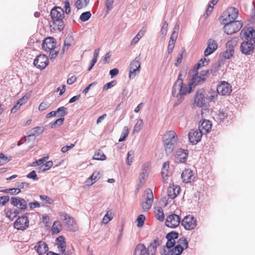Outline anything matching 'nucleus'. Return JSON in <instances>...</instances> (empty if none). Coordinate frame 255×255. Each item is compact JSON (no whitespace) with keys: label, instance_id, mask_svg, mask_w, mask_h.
Here are the masks:
<instances>
[{"label":"nucleus","instance_id":"obj_18","mask_svg":"<svg viewBox=\"0 0 255 255\" xmlns=\"http://www.w3.org/2000/svg\"><path fill=\"white\" fill-rule=\"evenodd\" d=\"M203 135V133L198 129L191 130L188 133L189 141L192 144H196L200 141Z\"/></svg>","mask_w":255,"mask_h":255},{"label":"nucleus","instance_id":"obj_61","mask_svg":"<svg viewBox=\"0 0 255 255\" xmlns=\"http://www.w3.org/2000/svg\"><path fill=\"white\" fill-rule=\"evenodd\" d=\"M178 36V32L176 31H173L170 38L169 42L175 43Z\"/></svg>","mask_w":255,"mask_h":255},{"label":"nucleus","instance_id":"obj_2","mask_svg":"<svg viewBox=\"0 0 255 255\" xmlns=\"http://www.w3.org/2000/svg\"><path fill=\"white\" fill-rule=\"evenodd\" d=\"M177 135L173 130L166 131L163 136V141L167 154L172 152L177 142Z\"/></svg>","mask_w":255,"mask_h":255},{"label":"nucleus","instance_id":"obj_9","mask_svg":"<svg viewBox=\"0 0 255 255\" xmlns=\"http://www.w3.org/2000/svg\"><path fill=\"white\" fill-rule=\"evenodd\" d=\"M140 68V63L139 62V58L137 57L129 64V77L130 79H133L139 73Z\"/></svg>","mask_w":255,"mask_h":255},{"label":"nucleus","instance_id":"obj_44","mask_svg":"<svg viewBox=\"0 0 255 255\" xmlns=\"http://www.w3.org/2000/svg\"><path fill=\"white\" fill-rule=\"evenodd\" d=\"M134 155V153L133 151L130 150L128 152V153L127 154V164L128 165H131V164L132 163Z\"/></svg>","mask_w":255,"mask_h":255},{"label":"nucleus","instance_id":"obj_42","mask_svg":"<svg viewBox=\"0 0 255 255\" xmlns=\"http://www.w3.org/2000/svg\"><path fill=\"white\" fill-rule=\"evenodd\" d=\"M64 121V118H60L56 120L51 126V128H55L57 127H59L63 124Z\"/></svg>","mask_w":255,"mask_h":255},{"label":"nucleus","instance_id":"obj_43","mask_svg":"<svg viewBox=\"0 0 255 255\" xmlns=\"http://www.w3.org/2000/svg\"><path fill=\"white\" fill-rule=\"evenodd\" d=\"M113 219L112 213L110 211H108L103 219V223L106 224Z\"/></svg>","mask_w":255,"mask_h":255},{"label":"nucleus","instance_id":"obj_7","mask_svg":"<svg viewBox=\"0 0 255 255\" xmlns=\"http://www.w3.org/2000/svg\"><path fill=\"white\" fill-rule=\"evenodd\" d=\"M60 216L63 218L64 224L68 231L75 232L77 230L78 227L73 218L67 213H60Z\"/></svg>","mask_w":255,"mask_h":255},{"label":"nucleus","instance_id":"obj_60","mask_svg":"<svg viewBox=\"0 0 255 255\" xmlns=\"http://www.w3.org/2000/svg\"><path fill=\"white\" fill-rule=\"evenodd\" d=\"M29 183L23 182H17L16 186L17 187V188L20 189H24L25 187H28L29 186Z\"/></svg>","mask_w":255,"mask_h":255},{"label":"nucleus","instance_id":"obj_59","mask_svg":"<svg viewBox=\"0 0 255 255\" xmlns=\"http://www.w3.org/2000/svg\"><path fill=\"white\" fill-rule=\"evenodd\" d=\"M175 245V240H167V243L166 244V248L168 249H172Z\"/></svg>","mask_w":255,"mask_h":255},{"label":"nucleus","instance_id":"obj_56","mask_svg":"<svg viewBox=\"0 0 255 255\" xmlns=\"http://www.w3.org/2000/svg\"><path fill=\"white\" fill-rule=\"evenodd\" d=\"M9 200V197L8 196H2L0 197V205H5Z\"/></svg>","mask_w":255,"mask_h":255},{"label":"nucleus","instance_id":"obj_52","mask_svg":"<svg viewBox=\"0 0 255 255\" xmlns=\"http://www.w3.org/2000/svg\"><path fill=\"white\" fill-rule=\"evenodd\" d=\"M27 178L32 179L34 181L38 180V178L36 175V172L34 170H32L29 173L26 175Z\"/></svg>","mask_w":255,"mask_h":255},{"label":"nucleus","instance_id":"obj_62","mask_svg":"<svg viewBox=\"0 0 255 255\" xmlns=\"http://www.w3.org/2000/svg\"><path fill=\"white\" fill-rule=\"evenodd\" d=\"M172 252V249L164 248L161 253V255H173L174 253Z\"/></svg>","mask_w":255,"mask_h":255},{"label":"nucleus","instance_id":"obj_35","mask_svg":"<svg viewBox=\"0 0 255 255\" xmlns=\"http://www.w3.org/2000/svg\"><path fill=\"white\" fill-rule=\"evenodd\" d=\"M56 114H58L57 117H61L63 118L68 114L67 109L64 107H61L57 109Z\"/></svg>","mask_w":255,"mask_h":255},{"label":"nucleus","instance_id":"obj_54","mask_svg":"<svg viewBox=\"0 0 255 255\" xmlns=\"http://www.w3.org/2000/svg\"><path fill=\"white\" fill-rule=\"evenodd\" d=\"M147 177L146 170L143 171L139 175V180L140 184H142L144 183L145 178Z\"/></svg>","mask_w":255,"mask_h":255},{"label":"nucleus","instance_id":"obj_34","mask_svg":"<svg viewBox=\"0 0 255 255\" xmlns=\"http://www.w3.org/2000/svg\"><path fill=\"white\" fill-rule=\"evenodd\" d=\"M106 158V155L100 150L96 152L93 157V159L97 160H104Z\"/></svg>","mask_w":255,"mask_h":255},{"label":"nucleus","instance_id":"obj_12","mask_svg":"<svg viewBox=\"0 0 255 255\" xmlns=\"http://www.w3.org/2000/svg\"><path fill=\"white\" fill-rule=\"evenodd\" d=\"M217 91L222 96L229 95L232 91V86L228 82L222 81L217 86Z\"/></svg>","mask_w":255,"mask_h":255},{"label":"nucleus","instance_id":"obj_57","mask_svg":"<svg viewBox=\"0 0 255 255\" xmlns=\"http://www.w3.org/2000/svg\"><path fill=\"white\" fill-rule=\"evenodd\" d=\"M116 84L115 81H113L107 83L103 87V90H107L113 87H114Z\"/></svg>","mask_w":255,"mask_h":255},{"label":"nucleus","instance_id":"obj_39","mask_svg":"<svg viewBox=\"0 0 255 255\" xmlns=\"http://www.w3.org/2000/svg\"><path fill=\"white\" fill-rule=\"evenodd\" d=\"M178 237V233L175 231H172L168 233L166 236L167 240H175Z\"/></svg>","mask_w":255,"mask_h":255},{"label":"nucleus","instance_id":"obj_20","mask_svg":"<svg viewBox=\"0 0 255 255\" xmlns=\"http://www.w3.org/2000/svg\"><path fill=\"white\" fill-rule=\"evenodd\" d=\"M56 44V40L53 37H49L44 39L42 44V47L44 51L48 52L55 48Z\"/></svg>","mask_w":255,"mask_h":255},{"label":"nucleus","instance_id":"obj_51","mask_svg":"<svg viewBox=\"0 0 255 255\" xmlns=\"http://www.w3.org/2000/svg\"><path fill=\"white\" fill-rule=\"evenodd\" d=\"M18 208L22 210L25 209L27 208V202L24 199L20 198Z\"/></svg>","mask_w":255,"mask_h":255},{"label":"nucleus","instance_id":"obj_17","mask_svg":"<svg viewBox=\"0 0 255 255\" xmlns=\"http://www.w3.org/2000/svg\"><path fill=\"white\" fill-rule=\"evenodd\" d=\"M174 158L177 163H185L188 156V151L187 149L179 148L174 154Z\"/></svg>","mask_w":255,"mask_h":255},{"label":"nucleus","instance_id":"obj_24","mask_svg":"<svg viewBox=\"0 0 255 255\" xmlns=\"http://www.w3.org/2000/svg\"><path fill=\"white\" fill-rule=\"evenodd\" d=\"M34 248L39 255L44 254L48 250L47 244L42 241H39Z\"/></svg>","mask_w":255,"mask_h":255},{"label":"nucleus","instance_id":"obj_11","mask_svg":"<svg viewBox=\"0 0 255 255\" xmlns=\"http://www.w3.org/2000/svg\"><path fill=\"white\" fill-rule=\"evenodd\" d=\"M182 225L187 230H191L195 229L197 226V221L192 215L185 217L181 222Z\"/></svg>","mask_w":255,"mask_h":255},{"label":"nucleus","instance_id":"obj_50","mask_svg":"<svg viewBox=\"0 0 255 255\" xmlns=\"http://www.w3.org/2000/svg\"><path fill=\"white\" fill-rule=\"evenodd\" d=\"M53 163L52 161H48L45 164L43 163V165H42V167H43L42 169V171L44 172L49 169L53 166Z\"/></svg>","mask_w":255,"mask_h":255},{"label":"nucleus","instance_id":"obj_23","mask_svg":"<svg viewBox=\"0 0 255 255\" xmlns=\"http://www.w3.org/2000/svg\"><path fill=\"white\" fill-rule=\"evenodd\" d=\"M218 47L217 42L215 40L210 39L208 42V46L204 51L205 56H208L213 53Z\"/></svg>","mask_w":255,"mask_h":255},{"label":"nucleus","instance_id":"obj_53","mask_svg":"<svg viewBox=\"0 0 255 255\" xmlns=\"http://www.w3.org/2000/svg\"><path fill=\"white\" fill-rule=\"evenodd\" d=\"M20 198L13 197L10 199V203L14 206L18 207Z\"/></svg>","mask_w":255,"mask_h":255},{"label":"nucleus","instance_id":"obj_40","mask_svg":"<svg viewBox=\"0 0 255 255\" xmlns=\"http://www.w3.org/2000/svg\"><path fill=\"white\" fill-rule=\"evenodd\" d=\"M91 16V13L90 11L83 12L80 17V19L82 21H86L90 19Z\"/></svg>","mask_w":255,"mask_h":255},{"label":"nucleus","instance_id":"obj_47","mask_svg":"<svg viewBox=\"0 0 255 255\" xmlns=\"http://www.w3.org/2000/svg\"><path fill=\"white\" fill-rule=\"evenodd\" d=\"M71 39V37L70 36H68L66 38L64 42V45L62 48V51L64 52L66 50H67L69 48V47L70 46L71 44L69 42L70 40Z\"/></svg>","mask_w":255,"mask_h":255},{"label":"nucleus","instance_id":"obj_38","mask_svg":"<svg viewBox=\"0 0 255 255\" xmlns=\"http://www.w3.org/2000/svg\"><path fill=\"white\" fill-rule=\"evenodd\" d=\"M145 199L148 200V201H151L152 202H153V195L152 190H150V189H146L145 191Z\"/></svg>","mask_w":255,"mask_h":255},{"label":"nucleus","instance_id":"obj_28","mask_svg":"<svg viewBox=\"0 0 255 255\" xmlns=\"http://www.w3.org/2000/svg\"><path fill=\"white\" fill-rule=\"evenodd\" d=\"M134 255H149L147 250L143 244H139L135 248Z\"/></svg>","mask_w":255,"mask_h":255},{"label":"nucleus","instance_id":"obj_13","mask_svg":"<svg viewBox=\"0 0 255 255\" xmlns=\"http://www.w3.org/2000/svg\"><path fill=\"white\" fill-rule=\"evenodd\" d=\"M29 226V220L27 216L18 217L14 223V227L18 230H25Z\"/></svg>","mask_w":255,"mask_h":255},{"label":"nucleus","instance_id":"obj_15","mask_svg":"<svg viewBox=\"0 0 255 255\" xmlns=\"http://www.w3.org/2000/svg\"><path fill=\"white\" fill-rule=\"evenodd\" d=\"M254 45L251 40H246L241 45L240 50L245 55L252 54L254 50Z\"/></svg>","mask_w":255,"mask_h":255},{"label":"nucleus","instance_id":"obj_19","mask_svg":"<svg viewBox=\"0 0 255 255\" xmlns=\"http://www.w3.org/2000/svg\"><path fill=\"white\" fill-rule=\"evenodd\" d=\"M181 178L184 183H189L194 181L195 176L193 171L189 169H185L181 174Z\"/></svg>","mask_w":255,"mask_h":255},{"label":"nucleus","instance_id":"obj_14","mask_svg":"<svg viewBox=\"0 0 255 255\" xmlns=\"http://www.w3.org/2000/svg\"><path fill=\"white\" fill-rule=\"evenodd\" d=\"M180 223V219L178 215L175 214L169 215L166 219L165 225L171 228H175Z\"/></svg>","mask_w":255,"mask_h":255},{"label":"nucleus","instance_id":"obj_37","mask_svg":"<svg viewBox=\"0 0 255 255\" xmlns=\"http://www.w3.org/2000/svg\"><path fill=\"white\" fill-rule=\"evenodd\" d=\"M61 226V223L59 221H55L52 226V232L53 234H58L60 232L59 227Z\"/></svg>","mask_w":255,"mask_h":255},{"label":"nucleus","instance_id":"obj_8","mask_svg":"<svg viewBox=\"0 0 255 255\" xmlns=\"http://www.w3.org/2000/svg\"><path fill=\"white\" fill-rule=\"evenodd\" d=\"M188 247V242L185 238H181L179 239L177 245L171 249L174 255H180L184 249H186Z\"/></svg>","mask_w":255,"mask_h":255},{"label":"nucleus","instance_id":"obj_31","mask_svg":"<svg viewBox=\"0 0 255 255\" xmlns=\"http://www.w3.org/2000/svg\"><path fill=\"white\" fill-rule=\"evenodd\" d=\"M169 168V162L166 161L162 165V175L163 178L166 177L168 175V169Z\"/></svg>","mask_w":255,"mask_h":255},{"label":"nucleus","instance_id":"obj_22","mask_svg":"<svg viewBox=\"0 0 255 255\" xmlns=\"http://www.w3.org/2000/svg\"><path fill=\"white\" fill-rule=\"evenodd\" d=\"M212 128L211 122L209 120H204L200 121L199 124L198 129L204 133H208Z\"/></svg>","mask_w":255,"mask_h":255},{"label":"nucleus","instance_id":"obj_45","mask_svg":"<svg viewBox=\"0 0 255 255\" xmlns=\"http://www.w3.org/2000/svg\"><path fill=\"white\" fill-rule=\"evenodd\" d=\"M152 202L151 201H148L145 200L144 202L142 203V207L144 211H148L151 207Z\"/></svg>","mask_w":255,"mask_h":255},{"label":"nucleus","instance_id":"obj_33","mask_svg":"<svg viewBox=\"0 0 255 255\" xmlns=\"http://www.w3.org/2000/svg\"><path fill=\"white\" fill-rule=\"evenodd\" d=\"M143 122L142 120H141V119L138 120L136 124L135 125V126L133 128V132H139L141 130V129H142V127H143Z\"/></svg>","mask_w":255,"mask_h":255},{"label":"nucleus","instance_id":"obj_27","mask_svg":"<svg viewBox=\"0 0 255 255\" xmlns=\"http://www.w3.org/2000/svg\"><path fill=\"white\" fill-rule=\"evenodd\" d=\"M204 82V78H201L198 73L195 74L189 83V85L192 86V89L196 85L201 84Z\"/></svg>","mask_w":255,"mask_h":255},{"label":"nucleus","instance_id":"obj_63","mask_svg":"<svg viewBox=\"0 0 255 255\" xmlns=\"http://www.w3.org/2000/svg\"><path fill=\"white\" fill-rule=\"evenodd\" d=\"M114 3V0H106V5L107 9V11L111 10L112 8V5Z\"/></svg>","mask_w":255,"mask_h":255},{"label":"nucleus","instance_id":"obj_29","mask_svg":"<svg viewBox=\"0 0 255 255\" xmlns=\"http://www.w3.org/2000/svg\"><path fill=\"white\" fill-rule=\"evenodd\" d=\"M223 64L224 62H222L218 60V61L214 63L211 69H209L210 73L213 76L216 75L220 67L221 66V65Z\"/></svg>","mask_w":255,"mask_h":255},{"label":"nucleus","instance_id":"obj_21","mask_svg":"<svg viewBox=\"0 0 255 255\" xmlns=\"http://www.w3.org/2000/svg\"><path fill=\"white\" fill-rule=\"evenodd\" d=\"M205 103V99L203 91L202 90H198L194 96V105L198 107H202Z\"/></svg>","mask_w":255,"mask_h":255},{"label":"nucleus","instance_id":"obj_48","mask_svg":"<svg viewBox=\"0 0 255 255\" xmlns=\"http://www.w3.org/2000/svg\"><path fill=\"white\" fill-rule=\"evenodd\" d=\"M168 26V23L166 21H164L160 30V34L163 37H164L167 34Z\"/></svg>","mask_w":255,"mask_h":255},{"label":"nucleus","instance_id":"obj_26","mask_svg":"<svg viewBox=\"0 0 255 255\" xmlns=\"http://www.w3.org/2000/svg\"><path fill=\"white\" fill-rule=\"evenodd\" d=\"M56 241L59 251L63 254L65 252L66 248V242L64 237L62 236H59L57 238Z\"/></svg>","mask_w":255,"mask_h":255},{"label":"nucleus","instance_id":"obj_25","mask_svg":"<svg viewBox=\"0 0 255 255\" xmlns=\"http://www.w3.org/2000/svg\"><path fill=\"white\" fill-rule=\"evenodd\" d=\"M180 188L178 186H169L167 188V195L169 198L174 199L179 194Z\"/></svg>","mask_w":255,"mask_h":255},{"label":"nucleus","instance_id":"obj_1","mask_svg":"<svg viewBox=\"0 0 255 255\" xmlns=\"http://www.w3.org/2000/svg\"><path fill=\"white\" fill-rule=\"evenodd\" d=\"M192 91V86H188L180 80H176L175 82L172 90V94L174 97L178 99V104L180 103L184 99V97L187 93Z\"/></svg>","mask_w":255,"mask_h":255},{"label":"nucleus","instance_id":"obj_6","mask_svg":"<svg viewBox=\"0 0 255 255\" xmlns=\"http://www.w3.org/2000/svg\"><path fill=\"white\" fill-rule=\"evenodd\" d=\"M238 15V10L235 7H231L228 8L223 13V17L222 21L223 23L235 22L236 19L237 18Z\"/></svg>","mask_w":255,"mask_h":255},{"label":"nucleus","instance_id":"obj_46","mask_svg":"<svg viewBox=\"0 0 255 255\" xmlns=\"http://www.w3.org/2000/svg\"><path fill=\"white\" fill-rule=\"evenodd\" d=\"M39 198L41 201L46 204H51L53 202V200L51 198L46 195H40Z\"/></svg>","mask_w":255,"mask_h":255},{"label":"nucleus","instance_id":"obj_30","mask_svg":"<svg viewBox=\"0 0 255 255\" xmlns=\"http://www.w3.org/2000/svg\"><path fill=\"white\" fill-rule=\"evenodd\" d=\"M44 130V127H36L31 129L32 132L28 136H37L43 132Z\"/></svg>","mask_w":255,"mask_h":255},{"label":"nucleus","instance_id":"obj_55","mask_svg":"<svg viewBox=\"0 0 255 255\" xmlns=\"http://www.w3.org/2000/svg\"><path fill=\"white\" fill-rule=\"evenodd\" d=\"M28 97L29 96L27 94L24 95L23 97L18 100L17 104L18 105V106H20L23 103H25L27 102Z\"/></svg>","mask_w":255,"mask_h":255},{"label":"nucleus","instance_id":"obj_32","mask_svg":"<svg viewBox=\"0 0 255 255\" xmlns=\"http://www.w3.org/2000/svg\"><path fill=\"white\" fill-rule=\"evenodd\" d=\"M89 2V0H77L75 5L77 9H80L86 7Z\"/></svg>","mask_w":255,"mask_h":255},{"label":"nucleus","instance_id":"obj_41","mask_svg":"<svg viewBox=\"0 0 255 255\" xmlns=\"http://www.w3.org/2000/svg\"><path fill=\"white\" fill-rule=\"evenodd\" d=\"M156 218L160 221H163L164 219V213L161 208H158L155 212Z\"/></svg>","mask_w":255,"mask_h":255},{"label":"nucleus","instance_id":"obj_16","mask_svg":"<svg viewBox=\"0 0 255 255\" xmlns=\"http://www.w3.org/2000/svg\"><path fill=\"white\" fill-rule=\"evenodd\" d=\"M48 64V58L45 55L37 56L33 61V64L39 69H44Z\"/></svg>","mask_w":255,"mask_h":255},{"label":"nucleus","instance_id":"obj_10","mask_svg":"<svg viewBox=\"0 0 255 255\" xmlns=\"http://www.w3.org/2000/svg\"><path fill=\"white\" fill-rule=\"evenodd\" d=\"M240 36L242 39L251 40L255 44V30L252 27H245L241 32Z\"/></svg>","mask_w":255,"mask_h":255},{"label":"nucleus","instance_id":"obj_64","mask_svg":"<svg viewBox=\"0 0 255 255\" xmlns=\"http://www.w3.org/2000/svg\"><path fill=\"white\" fill-rule=\"evenodd\" d=\"M146 250H147V253H149V255H154L156 251V249H155V247H152L150 246V245Z\"/></svg>","mask_w":255,"mask_h":255},{"label":"nucleus","instance_id":"obj_4","mask_svg":"<svg viewBox=\"0 0 255 255\" xmlns=\"http://www.w3.org/2000/svg\"><path fill=\"white\" fill-rule=\"evenodd\" d=\"M239 38L234 37L226 43V50L220 54L219 60L223 62L224 60L229 59L234 54V47L238 43Z\"/></svg>","mask_w":255,"mask_h":255},{"label":"nucleus","instance_id":"obj_36","mask_svg":"<svg viewBox=\"0 0 255 255\" xmlns=\"http://www.w3.org/2000/svg\"><path fill=\"white\" fill-rule=\"evenodd\" d=\"M100 173L98 171H95L92 175L90 177V179L91 180V183H88V186H91L95 183L99 178Z\"/></svg>","mask_w":255,"mask_h":255},{"label":"nucleus","instance_id":"obj_49","mask_svg":"<svg viewBox=\"0 0 255 255\" xmlns=\"http://www.w3.org/2000/svg\"><path fill=\"white\" fill-rule=\"evenodd\" d=\"M144 220L145 216L142 214L139 215L136 219V221H137V226L138 227H141L144 224Z\"/></svg>","mask_w":255,"mask_h":255},{"label":"nucleus","instance_id":"obj_3","mask_svg":"<svg viewBox=\"0 0 255 255\" xmlns=\"http://www.w3.org/2000/svg\"><path fill=\"white\" fill-rule=\"evenodd\" d=\"M50 15L54 27L59 31L63 30L64 27L63 9L60 7H54L51 10Z\"/></svg>","mask_w":255,"mask_h":255},{"label":"nucleus","instance_id":"obj_5","mask_svg":"<svg viewBox=\"0 0 255 255\" xmlns=\"http://www.w3.org/2000/svg\"><path fill=\"white\" fill-rule=\"evenodd\" d=\"M223 23L225 24L224 26V32L229 35L236 33L240 30L243 26L242 23L239 20Z\"/></svg>","mask_w":255,"mask_h":255},{"label":"nucleus","instance_id":"obj_58","mask_svg":"<svg viewBox=\"0 0 255 255\" xmlns=\"http://www.w3.org/2000/svg\"><path fill=\"white\" fill-rule=\"evenodd\" d=\"M75 146V144L71 143L70 145L64 146L61 148V151L63 153L66 152L69 150L73 148Z\"/></svg>","mask_w":255,"mask_h":255}]
</instances>
